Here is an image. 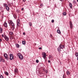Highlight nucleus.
Returning a JSON list of instances; mask_svg holds the SVG:
<instances>
[{"instance_id":"423d86ee","label":"nucleus","mask_w":78,"mask_h":78,"mask_svg":"<svg viewBox=\"0 0 78 78\" xmlns=\"http://www.w3.org/2000/svg\"><path fill=\"white\" fill-rule=\"evenodd\" d=\"M10 56V60H12L13 59V58H14V57L13 56V55L12 54H10L9 55Z\"/></svg>"},{"instance_id":"cd10ccee","label":"nucleus","mask_w":78,"mask_h":78,"mask_svg":"<svg viewBox=\"0 0 78 78\" xmlns=\"http://www.w3.org/2000/svg\"><path fill=\"white\" fill-rule=\"evenodd\" d=\"M0 33H2V28H0Z\"/></svg>"},{"instance_id":"7c9ffc66","label":"nucleus","mask_w":78,"mask_h":78,"mask_svg":"<svg viewBox=\"0 0 78 78\" xmlns=\"http://www.w3.org/2000/svg\"><path fill=\"white\" fill-rule=\"evenodd\" d=\"M66 76L65 74H64L63 76V78H66Z\"/></svg>"},{"instance_id":"2eb2a0df","label":"nucleus","mask_w":78,"mask_h":78,"mask_svg":"<svg viewBox=\"0 0 78 78\" xmlns=\"http://www.w3.org/2000/svg\"><path fill=\"white\" fill-rule=\"evenodd\" d=\"M11 24L12 27H15V25L13 22H12Z\"/></svg>"},{"instance_id":"5701e85b","label":"nucleus","mask_w":78,"mask_h":78,"mask_svg":"<svg viewBox=\"0 0 78 78\" xmlns=\"http://www.w3.org/2000/svg\"><path fill=\"white\" fill-rule=\"evenodd\" d=\"M73 5H75V4L76 3V2L75 1H73Z\"/></svg>"},{"instance_id":"a211bd4d","label":"nucleus","mask_w":78,"mask_h":78,"mask_svg":"<svg viewBox=\"0 0 78 78\" xmlns=\"http://www.w3.org/2000/svg\"><path fill=\"white\" fill-rule=\"evenodd\" d=\"M9 34H10V35L12 36V35L13 34V33L12 32H10L9 33Z\"/></svg>"},{"instance_id":"c9c22d12","label":"nucleus","mask_w":78,"mask_h":78,"mask_svg":"<svg viewBox=\"0 0 78 78\" xmlns=\"http://www.w3.org/2000/svg\"><path fill=\"white\" fill-rule=\"evenodd\" d=\"M14 18L16 19V15H14Z\"/></svg>"},{"instance_id":"a19ab883","label":"nucleus","mask_w":78,"mask_h":78,"mask_svg":"<svg viewBox=\"0 0 78 78\" xmlns=\"http://www.w3.org/2000/svg\"><path fill=\"white\" fill-rule=\"evenodd\" d=\"M50 36H51V37L52 36V35L51 34H50Z\"/></svg>"},{"instance_id":"58836bf2","label":"nucleus","mask_w":78,"mask_h":78,"mask_svg":"<svg viewBox=\"0 0 78 78\" xmlns=\"http://www.w3.org/2000/svg\"><path fill=\"white\" fill-rule=\"evenodd\" d=\"M23 35H25V32H24L23 33Z\"/></svg>"},{"instance_id":"aec40b11","label":"nucleus","mask_w":78,"mask_h":78,"mask_svg":"<svg viewBox=\"0 0 78 78\" xmlns=\"http://www.w3.org/2000/svg\"><path fill=\"white\" fill-rule=\"evenodd\" d=\"M51 58H53V57H52V56L51 55H49V58L51 59Z\"/></svg>"},{"instance_id":"37998d69","label":"nucleus","mask_w":78,"mask_h":78,"mask_svg":"<svg viewBox=\"0 0 78 78\" xmlns=\"http://www.w3.org/2000/svg\"><path fill=\"white\" fill-rule=\"evenodd\" d=\"M26 1V0H23V2H25Z\"/></svg>"},{"instance_id":"6ab92c4d","label":"nucleus","mask_w":78,"mask_h":78,"mask_svg":"<svg viewBox=\"0 0 78 78\" xmlns=\"http://www.w3.org/2000/svg\"><path fill=\"white\" fill-rule=\"evenodd\" d=\"M22 44L23 45H25L26 44V43L25 42V41H23Z\"/></svg>"},{"instance_id":"f257e3e1","label":"nucleus","mask_w":78,"mask_h":78,"mask_svg":"<svg viewBox=\"0 0 78 78\" xmlns=\"http://www.w3.org/2000/svg\"><path fill=\"white\" fill-rule=\"evenodd\" d=\"M17 55L18 56L19 58H20V59H21V60H22V59H23V56H22V54H20V53H19L17 54Z\"/></svg>"},{"instance_id":"dca6fc26","label":"nucleus","mask_w":78,"mask_h":78,"mask_svg":"<svg viewBox=\"0 0 78 78\" xmlns=\"http://www.w3.org/2000/svg\"><path fill=\"white\" fill-rule=\"evenodd\" d=\"M58 51H61V48H60L59 47H58Z\"/></svg>"},{"instance_id":"a18cd8bd","label":"nucleus","mask_w":78,"mask_h":78,"mask_svg":"<svg viewBox=\"0 0 78 78\" xmlns=\"http://www.w3.org/2000/svg\"><path fill=\"white\" fill-rule=\"evenodd\" d=\"M60 1H61V2H62L63 1V0H60Z\"/></svg>"},{"instance_id":"4c0bfd02","label":"nucleus","mask_w":78,"mask_h":78,"mask_svg":"<svg viewBox=\"0 0 78 78\" xmlns=\"http://www.w3.org/2000/svg\"><path fill=\"white\" fill-rule=\"evenodd\" d=\"M2 39H0V42H2Z\"/></svg>"},{"instance_id":"39448f33","label":"nucleus","mask_w":78,"mask_h":78,"mask_svg":"<svg viewBox=\"0 0 78 78\" xmlns=\"http://www.w3.org/2000/svg\"><path fill=\"white\" fill-rule=\"evenodd\" d=\"M70 28L71 29L73 28V24L71 21H69Z\"/></svg>"},{"instance_id":"c03bdc74","label":"nucleus","mask_w":78,"mask_h":78,"mask_svg":"<svg viewBox=\"0 0 78 78\" xmlns=\"http://www.w3.org/2000/svg\"><path fill=\"white\" fill-rule=\"evenodd\" d=\"M24 9L23 8H22V11H23V10Z\"/></svg>"},{"instance_id":"7ed1b4c3","label":"nucleus","mask_w":78,"mask_h":78,"mask_svg":"<svg viewBox=\"0 0 78 78\" xmlns=\"http://www.w3.org/2000/svg\"><path fill=\"white\" fill-rule=\"evenodd\" d=\"M4 7H5L7 11H9V7L8 6V5H6V4H5L4 5Z\"/></svg>"},{"instance_id":"1a4fd4ad","label":"nucleus","mask_w":78,"mask_h":78,"mask_svg":"<svg viewBox=\"0 0 78 78\" xmlns=\"http://www.w3.org/2000/svg\"><path fill=\"white\" fill-rule=\"evenodd\" d=\"M8 22L9 24V25H10L12 24V20H9L8 21Z\"/></svg>"},{"instance_id":"6e6552de","label":"nucleus","mask_w":78,"mask_h":78,"mask_svg":"<svg viewBox=\"0 0 78 78\" xmlns=\"http://www.w3.org/2000/svg\"><path fill=\"white\" fill-rule=\"evenodd\" d=\"M4 39H5L6 41H9V38L7 37L6 35H5L4 36Z\"/></svg>"},{"instance_id":"c756f323","label":"nucleus","mask_w":78,"mask_h":78,"mask_svg":"<svg viewBox=\"0 0 78 78\" xmlns=\"http://www.w3.org/2000/svg\"><path fill=\"white\" fill-rule=\"evenodd\" d=\"M17 23H20V20L19 19H18L17 20Z\"/></svg>"},{"instance_id":"72a5a7b5","label":"nucleus","mask_w":78,"mask_h":78,"mask_svg":"<svg viewBox=\"0 0 78 78\" xmlns=\"http://www.w3.org/2000/svg\"><path fill=\"white\" fill-rule=\"evenodd\" d=\"M40 6L42 7V6H43V4H41L40 5Z\"/></svg>"},{"instance_id":"c85d7f7f","label":"nucleus","mask_w":78,"mask_h":78,"mask_svg":"<svg viewBox=\"0 0 78 78\" xmlns=\"http://www.w3.org/2000/svg\"><path fill=\"white\" fill-rule=\"evenodd\" d=\"M29 26L30 27H31V26H32V24L31 23H29Z\"/></svg>"},{"instance_id":"b1692460","label":"nucleus","mask_w":78,"mask_h":78,"mask_svg":"<svg viewBox=\"0 0 78 78\" xmlns=\"http://www.w3.org/2000/svg\"><path fill=\"white\" fill-rule=\"evenodd\" d=\"M75 55H76V57H78V53L76 52V53H75Z\"/></svg>"},{"instance_id":"a878e982","label":"nucleus","mask_w":78,"mask_h":78,"mask_svg":"<svg viewBox=\"0 0 78 78\" xmlns=\"http://www.w3.org/2000/svg\"><path fill=\"white\" fill-rule=\"evenodd\" d=\"M5 75H7V76H8V75H9V73H8L7 72H5Z\"/></svg>"},{"instance_id":"79ce46f5","label":"nucleus","mask_w":78,"mask_h":78,"mask_svg":"<svg viewBox=\"0 0 78 78\" xmlns=\"http://www.w3.org/2000/svg\"><path fill=\"white\" fill-rule=\"evenodd\" d=\"M39 49L40 50H41V49H42V48H39Z\"/></svg>"},{"instance_id":"2f4dec72","label":"nucleus","mask_w":78,"mask_h":78,"mask_svg":"<svg viewBox=\"0 0 78 78\" xmlns=\"http://www.w3.org/2000/svg\"><path fill=\"white\" fill-rule=\"evenodd\" d=\"M54 22H55V20H52L51 21V23H54Z\"/></svg>"},{"instance_id":"20e7f679","label":"nucleus","mask_w":78,"mask_h":78,"mask_svg":"<svg viewBox=\"0 0 78 78\" xmlns=\"http://www.w3.org/2000/svg\"><path fill=\"white\" fill-rule=\"evenodd\" d=\"M4 56L5 58V59H7V60H9V57H8V55L6 54H5L4 55Z\"/></svg>"},{"instance_id":"f704fd0d","label":"nucleus","mask_w":78,"mask_h":78,"mask_svg":"<svg viewBox=\"0 0 78 78\" xmlns=\"http://www.w3.org/2000/svg\"><path fill=\"white\" fill-rule=\"evenodd\" d=\"M10 38L11 39H13V37L12 36H11L10 37Z\"/></svg>"},{"instance_id":"393cba45","label":"nucleus","mask_w":78,"mask_h":78,"mask_svg":"<svg viewBox=\"0 0 78 78\" xmlns=\"http://www.w3.org/2000/svg\"><path fill=\"white\" fill-rule=\"evenodd\" d=\"M63 16H66V12H64L63 13Z\"/></svg>"},{"instance_id":"3c124183","label":"nucleus","mask_w":78,"mask_h":78,"mask_svg":"<svg viewBox=\"0 0 78 78\" xmlns=\"http://www.w3.org/2000/svg\"><path fill=\"white\" fill-rule=\"evenodd\" d=\"M14 0V1H15V0Z\"/></svg>"},{"instance_id":"412c9836","label":"nucleus","mask_w":78,"mask_h":78,"mask_svg":"<svg viewBox=\"0 0 78 78\" xmlns=\"http://www.w3.org/2000/svg\"><path fill=\"white\" fill-rule=\"evenodd\" d=\"M17 72H18V69H15L14 72L17 73Z\"/></svg>"},{"instance_id":"8fccbe9b","label":"nucleus","mask_w":78,"mask_h":78,"mask_svg":"<svg viewBox=\"0 0 78 78\" xmlns=\"http://www.w3.org/2000/svg\"><path fill=\"white\" fill-rule=\"evenodd\" d=\"M0 62H1V60H0Z\"/></svg>"},{"instance_id":"4be33fe9","label":"nucleus","mask_w":78,"mask_h":78,"mask_svg":"<svg viewBox=\"0 0 78 78\" xmlns=\"http://www.w3.org/2000/svg\"><path fill=\"white\" fill-rule=\"evenodd\" d=\"M16 47L17 48H19V44H16Z\"/></svg>"},{"instance_id":"ddd939ff","label":"nucleus","mask_w":78,"mask_h":78,"mask_svg":"<svg viewBox=\"0 0 78 78\" xmlns=\"http://www.w3.org/2000/svg\"><path fill=\"white\" fill-rule=\"evenodd\" d=\"M66 74L67 75H70V72H69V71H67L66 72Z\"/></svg>"},{"instance_id":"e433bc0d","label":"nucleus","mask_w":78,"mask_h":78,"mask_svg":"<svg viewBox=\"0 0 78 78\" xmlns=\"http://www.w3.org/2000/svg\"><path fill=\"white\" fill-rule=\"evenodd\" d=\"M2 37H4V35H3V34H2Z\"/></svg>"},{"instance_id":"9b49d317","label":"nucleus","mask_w":78,"mask_h":78,"mask_svg":"<svg viewBox=\"0 0 78 78\" xmlns=\"http://www.w3.org/2000/svg\"><path fill=\"white\" fill-rule=\"evenodd\" d=\"M69 6L70 8H72V4L71 3H69Z\"/></svg>"},{"instance_id":"49530a36","label":"nucleus","mask_w":78,"mask_h":78,"mask_svg":"<svg viewBox=\"0 0 78 78\" xmlns=\"http://www.w3.org/2000/svg\"><path fill=\"white\" fill-rule=\"evenodd\" d=\"M77 60H78V57L77 58Z\"/></svg>"},{"instance_id":"0eeeda50","label":"nucleus","mask_w":78,"mask_h":78,"mask_svg":"<svg viewBox=\"0 0 78 78\" xmlns=\"http://www.w3.org/2000/svg\"><path fill=\"white\" fill-rule=\"evenodd\" d=\"M59 47L61 49H63V48L65 47V46L62 44H60L59 46Z\"/></svg>"},{"instance_id":"de8ad7c7","label":"nucleus","mask_w":78,"mask_h":78,"mask_svg":"<svg viewBox=\"0 0 78 78\" xmlns=\"http://www.w3.org/2000/svg\"><path fill=\"white\" fill-rule=\"evenodd\" d=\"M77 1L78 2V0H77Z\"/></svg>"},{"instance_id":"f3484780","label":"nucleus","mask_w":78,"mask_h":78,"mask_svg":"<svg viewBox=\"0 0 78 78\" xmlns=\"http://www.w3.org/2000/svg\"><path fill=\"white\" fill-rule=\"evenodd\" d=\"M20 23H17V27H19V26L20 25Z\"/></svg>"},{"instance_id":"ea45409f","label":"nucleus","mask_w":78,"mask_h":78,"mask_svg":"<svg viewBox=\"0 0 78 78\" xmlns=\"http://www.w3.org/2000/svg\"><path fill=\"white\" fill-rule=\"evenodd\" d=\"M48 62L49 63H50V61L48 60Z\"/></svg>"},{"instance_id":"f03ea898","label":"nucleus","mask_w":78,"mask_h":78,"mask_svg":"<svg viewBox=\"0 0 78 78\" xmlns=\"http://www.w3.org/2000/svg\"><path fill=\"white\" fill-rule=\"evenodd\" d=\"M42 55L45 61V59H46V53L45 52H43L42 54Z\"/></svg>"},{"instance_id":"f8f14e48","label":"nucleus","mask_w":78,"mask_h":78,"mask_svg":"<svg viewBox=\"0 0 78 78\" xmlns=\"http://www.w3.org/2000/svg\"><path fill=\"white\" fill-rule=\"evenodd\" d=\"M57 32L59 34L61 33V31H60V30H57Z\"/></svg>"},{"instance_id":"4468645a","label":"nucleus","mask_w":78,"mask_h":78,"mask_svg":"<svg viewBox=\"0 0 78 78\" xmlns=\"http://www.w3.org/2000/svg\"><path fill=\"white\" fill-rule=\"evenodd\" d=\"M0 59L1 61H2V62H5V60L2 59V57H0Z\"/></svg>"},{"instance_id":"bb28decb","label":"nucleus","mask_w":78,"mask_h":78,"mask_svg":"<svg viewBox=\"0 0 78 78\" xmlns=\"http://www.w3.org/2000/svg\"><path fill=\"white\" fill-rule=\"evenodd\" d=\"M15 28V27H12V30H14V28Z\"/></svg>"},{"instance_id":"09e8293b","label":"nucleus","mask_w":78,"mask_h":78,"mask_svg":"<svg viewBox=\"0 0 78 78\" xmlns=\"http://www.w3.org/2000/svg\"><path fill=\"white\" fill-rule=\"evenodd\" d=\"M53 60V58L51 59V60Z\"/></svg>"},{"instance_id":"473e14b6","label":"nucleus","mask_w":78,"mask_h":78,"mask_svg":"<svg viewBox=\"0 0 78 78\" xmlns=\"http://www.w3.org/2000/svg\"><path fill=\"white\" fill-rule=\"evenodd\" d=\"M36 62L37 63H38V62H39V60H36Z\"/></svg>"},{"instance_id":"9d476101","label":"nucleus","mask_w":78,"mask_h":78,"mask_svg":"<svg viewBox=\"0 0 78 78\" xmlns=\"http://www.w3.org/2000/svg\"><path fill=\"white\" fill-rule=\"evenodd\" d=\"M4 25L6 28H7L8 27V25H7V23L5 22L4 23Z\"/></svg>"}]
</instances>
